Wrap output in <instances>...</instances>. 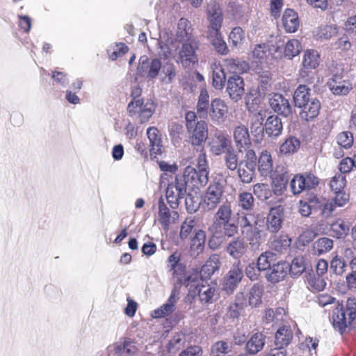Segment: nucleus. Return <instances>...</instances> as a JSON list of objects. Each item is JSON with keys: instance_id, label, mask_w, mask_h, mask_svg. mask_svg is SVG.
Returning <instances> with one entry per match:
<instances>
[{"instance_id": "ea45409f", "label": "nucleus", "mask_w": 356, "mask_h": 356, "mask_svg": "<svg viewBox=\"0 0 356 356\" xmlns=\"http://www.w3.org/2000/svg\"><path fill=\"white\" fill-rule=\"evenodd\" d=\"M264 120L263 115L260 112L254 114L251 118V132L258 138H261L264 136L265 131V126L263 125Z\"/></svg>"}, {"instance_id": "bb28decb", "label": "nucleus", "mask_w": 356, "mask_h": 356, "mask_svg": "<svg viewBox=\"0 0 356 356\" xmlns=\"http://www.w3.org/2000/svg\"><path fill=\"white\" fill-rule=\"evenodd\" d=\"M289 265L286 262L273 264L266 275V278L271 283H277L283 280L287 275Z\"/></svg>"}, {"instance_id": "4c0bfd02", "label": "nucleus", "mask_w": 356, "mask_h": 356, "mask_svg": "<svg viewBox=\"0 0 356 356\" xmlns=\"http://www.w3.org/2000/svg\"><path fill=\"white\" fill-rule=\"evenodd\" d=\"M291 240L287 235L275 236L270 241V248L277 252L287 251L291 245Z\"/></svg>"}, {"instance_id": "49530a36", "label": "nucleus", "mask_w": 356, "mask_h": 356, "mask_svg": "<svg viewBox=\"0 0 356 356\" xmlns=\"http://www.w3.org/2000/svg\"><path fill=\"white\" fill-rule=\"evenodd\" d=\"M275 261V254L271 252H263L257 259V266L262 271L270 269Z\"/></svg>"}, {"instance_id": "de8ad7c7", "label": "nucleus", "mask_w": 356, "mask_h": 356, "mask_svg": "<svg viewBox=\"0 0 356 356\" xmlns=\"http://www.w3.org/2000/svg\"><path fill=\"white\" fill-rule=\"evenodd\" d=\"M332 248V240L327 237L318 238L313 245L314 253L318 256L330 251Z\"/></svg>"}, {"instance_id": "69168bd1", "label": "nucleus", "mask_w": 356, "mask_h": 356, "mask_svg": "<svg viewBox=\"0 0 356 356\" xmlns=\"http://www.w3.org/2000/svg\"><path fill=\"white\" fill-rule=\"evenodd\" d=\"M107 51L109 55V58L112 60H115L118 57L125 54L128 51V47L124 43L115 44L111 46Z\"/></svg>"}, {"instance_id": "7c9ffc66", "label": "nucleus", "mask_w": 356, "mask_h": 356, "mask_svg": "<svg viewBox=\"0 0 356 356\" xmlns=\"http://www.w3.org/2000/svg\"><path fill=\"white\" fill-rule=\"evenodd\" d=\"M207 38L212 46L220 54H226L228 51L220 30H208Z\"/></svg>"}, {"instance_id": "39448f33", "label": "nucleus", "mask_w": 356, "mask_h": 356, "mask_svg": "<svg viewBox=\"0 0 356 356\" xmlns=\"http://www.w3.org/2000/svg\"><path fill=\"white\" fill-rule=\"evenodd\" d=\"M257 155L253 149H249L239 162V166L236 170L241 182L244 184L253 181L256 175Z\"/></svg>"}, {"instance_id": "393cba45", "label": "nucleus", "mask_w": 356, "mask_h": 356, "mask_svg": "<svg viewBox=\"0 0 356 356\" xmlns=\"http://www.w3.org/2000/svg\"><path fill=\"white\" fill-rule=\"evenodd\" d=\"M176 40L180 42L196 40L193 34L191 24L188 19L181 18L178 21Z\"/></svg>"}, {"instance_id": "680f3d73", "label": "nucleus", "mask_w": 356, "mask_h": 356, "mask_svg": "<svg viewBox=\"0 0 356 356\" xmlns=\"http://www.w3.org/2000/svg\"><path fill=\"white\" fill-rule=\"evenodd\" d=\"M346 184V176L342 174H337L332 178L330 186L334 193H339L343 191Z\"/></svg>"}, {"instance_id": "3c124183", "label": "nucleus", "mask_w": 356, "mask_h": 356, "mask_svg": "<svg viewBox=\"0 0 356 356\" xmlns=\"http://www.w3.org/2000/svg\"><path fill=\"white\" fill-rule=\"evenodd\" d=\"M300 143L296 137H289L280 145V152L284 154H293L298 151Z\"/></svg>"}, {"instance_id": "a19ab883", "label": "nucleus", "mask_w": 356, "mask_h": 356, "mask_svg": "<svg viewBox=\"0 0 356 356\" xmlns=\"http://www.w3.org/2000/svg\"><path fill=\"white\" fill-rule=\"evenodd\" d=\"M245 245L243 239L236 238L232 240L227 247V252L233 258H240L245 252Z\"/></svg>"}, {"instance_id": "0eeeda50", "label": "nucleus", "mask_w": 356, "mask_h": 356, "mask_svg": "<svg viewBox=\"0 0 356 356\" xmlns=\"http://www.w3.org/2000/svg\"><path fill=\"white\" fill-rule=\"evenodd\" d=\"M199 48V42L196 40L188 42H182V45L179 50L175 60L181 63L184 68L190 67L197 63L196 51Z\"/></svg>"}, {"instance_id": "5fc2aeb1", "label": "nucleus", "mask_w": 356, "mask_h": 356, "mask_svg": "<svg viewBox=\"0 0 356 356\" xmlns=\"http://www.w3.org/2000/svg\"><path fill=\"white\" fill-rule=\"evenodd\" d=\"M200 300L204 303H209L211 302L214 296L215 289L209 285H197L196 286Z\"/></svg>"}, {"instance_id": "9d476101", "label": "nucleus", "mask_w": 356, "mask_h": 356, "mask_svg": "<svg viewBox=\"0 0 356 356\" xmlns=\"http://www.w3.org/2000/svg\"><path fill=\"white\" fill-rule=\"evenodd\" d=\"M161 70V62L158 58L149 60L147 56H143L140 58L137 73L142 77L149 80H153Z\"/></svg>"}, {"instance_id": "052dcab7", "label": "nucleus", "mask_w": 356, "mask_h": 356, "mask_svg": "<svg viewBox=\"0 0 356 356\" xmlns=\"http://www.w3.org/2000/svg\"><path fill=\"white\" fill-rule=\"evenodd\" d=\"M230 350L231 346L227 342L219 341L211 346V356H225Z\"/></svg>"}, {"instance_id": "2eb2a0df", "label": "nucleus", "mask_w": 356, "mask_h": 356, "mask_svg": "<svg viewBox=\"0 0 356 356\" xmlns=\"http://www.w3.org/2000/svg\"><path fill=\"white\" fill-rule=\"evenodd\" d=\"M207 15L209 22L208 30H220L223 22V15L222 9L218 3L211 1L208 4Z\"/></svg>"}, {"instance_id": "0e129e2a", "label": "nucleus", "mask_w": 356, "mask_h": 356, "mask_svg": "<svg viewBox=\"0 0 356 356\" xmlns=\"http://www.w3.org/2000/svg\"><path fill=\"white\" fill-rule=\"evenodd\" d=\"M336 208L337 207L332 200L327 201L325 200H320V203L316 205V209H321L322 216L325 218L330 217L335 211Z\"/></svg>"}, {"instance_id": "6e6552de", "label": "nucleus", "mask_w": 356, "mask_h": 356, "mask_svg": "<svg viewBox=\"0 0 356 356\" xmlns=\"http://www.w3.org/2000/svg\"><path fill=\"white\" fill-rule=\"evenodd\" d=\"M327 86L334 95H347L353 89V84L347 74L343 72L332 75Z\"/></svg>"}, {"instance_id": "09e8293b", "label": "nucleus", "mask_w": 356, "mask_h": 356, "mask_svg": "<svg viewBox=\"0 0 356 356\" xmlns=\"http://www.w3.org/2000/svg\"><path fill=\"white\" fill-rule=\"evenodd\" d=\"M330 231L333 236L339 238L345 236L348 234L349 226L343 220L337 219L331 224Z\"/></svg>"}, {"instance_id": "e433bc0d", "label": "nucleus", "mask_w": 356, "mask_h": 356, "mask_svg": "<svg viewBox=\"0 0 356 356\" xmlns=\"http://www.w3.org/2000/svg\"><path fill=\"white\" fill-rule=\"evenodd\" d=\"M222 160L226 168L232 172L235 171L239 166L238 153L232 147L227 149Z\"/></svg>"}, {"instance_id": "412c9836", "label": "nucleus", "mask_w": 356, "mask_h": 356, "mask_svg": "<svg viewBox=\"0 0 356 356\" xmlns=\"http://www.w3.org/2000/svg\"><path fill=\"white\" fill-rule=\"evenodd\" d=\"M189 334L185 331L176 332L170 337L165 348L169 353L175 354L189 342Z\"/></svg>"}, {"instance_id": "37998d69", "label": "nucleus", "mask_w": 356, "mask_h": 356, "mask_svg": "<svg viewBox=\"0 0 356 356\" xmlns=\"http://www.w3.org/2000/svg\"><path fill=\"white\" fill-rule=\"evenodd\" d=\"M313 33L317 40H329L337 33V29L332 25H322L315 29Z\"/></svg>"}, {"instance_id": "cd10ccee", "label": "nucleus", "mask_w": 356, "mask_h": 356, "mask_svg": "<svg viewBox=\"0 0 356 356\" xmlns=\"http://www.w3.org/2000/svg\"><path fill=\"white\" fill-rule=\"evenodd\" d=\"M300 108H302L300 113V118L306 121H310L318 115L321 105L320 101L314 97Z\"/></svg>"}, {"instance_id": "e2e57ef3", "label": "nucleus", "mask_w": 356, "mask_h": 356, "mask_svg": "<svg viewBox=\"0 0 356 356\" xmlns=\"http://www.w3.org/2000/svg\"><path fill=\"white\" fill-rule=\"evenodd\" d=\"M261 289L257 284H254L250 291L248 305L251 308L256 307L261 303Z\"/></svg>"}, {"instance_id": "c85d7f7f", "label": "nucleus", "mask_w": 356, "mask_h": 356, "mask_svg": "<svg viewBox=\"0 0 356 356\" xmlns=\"http://www.w3.org/2000/svg\"><path fill=\"white\" fill-rule=\"evenodd\" d=\"M147 135L149 141L151 155L156 156L162 153V139L161 135L157 128L154 127H149L147 130Z\"/></svg>"}, {"instance_id": "b1692460", "label": "nucleus", "mask_w": 356, "mask_h": 356, "mask_svg": "<svg viewBox=\"0 0 356 356\" xmlns=\"http://www.w3.org/2000/svg\"><path fill=\"white\" fill-rule=\"evenodd\" d=\"M114 350L120 356H134L137 354L138 347L129 338H124L114 344Z\"/></svg>"}, {"instance_id": "864d4df0", "label": "nucleus", "mask_w": 356, "mask_h": 356, "mask_svg": "<svg viewBox=\"0 0 356 356\" xmlns=\"http://www.w3.org/2000/svg\"><path fill=\"white\" fill-rule=\"evenodd\" d=\"M318 203H320V200L316 197L310 198L308 202L302 200L300 201V213L304 217H308L312 213V209H316V205Z\"/></svg>"}, {"instance_id": "6e6d98bb", "label": "nucleus", "mask_w": 356, "mask_h": 356, "mask_svg": "<svg viewBox=\"0 0 356 356\" xmlns=\"http://www.w3.org/2000/svg\"><path fill=\"white\" fill-rule=\"evenodd\" d=\"M161 81L165 84L172 83L176 76L175 65L172 63H166L161 66Z\"/></svg>"}, {"instance_id": "423d86ee", "label": "nucleus", "mask_w": 356, "mask_h": 356, "mask_svg": "<svg viewBox=\"0 0 356 356\" xmlns=\"http://www.w3.org/2000/svg\"><path fill=\"white\" fill-rule=\"evenodd\" d=\"M186 195V183L180 175H176L174 181L169 183L165 191V197L172 209H177Z\"/></svg>"}, {"instance_id": "2f4dec72", "label": "nucleus", "mask_w": 356, "mask_h": 356, "mask_svg": "<svg viewBox=\"0 0 356 356\" xmlns=\"http://www.w3.org/2000/svg\"><path fill=\"white\" fill-rule=\"evenodd\" d=\"M283 27L286 32L295 33L299 27V19L298 14L293 10H285L282 16Z\"/></svg>"}, {"instance_id": "c9c22d12", "label": "nucleus", "mask_w": 356, "mask_h": 356, "mask_svg": "<svg viewBox=\"0 0 356 356\" xmlns=\"http://www.w3.org/2000/svg\"><path fill=\"white\" fill-rule=\"evenodd\" d=\"M310 88L304 84L300 85L294 92L293 101L295 105L300 108L309 102L311 99H314L310 97Z\"/></svg>"}, {"instance_id": "a878e982", "label": "nucleus", "mask_w": 356, "mask_h": 356, "mask_svg": "<svg viewBox=\"0 0 356 356\" xmlns=\"http://www.w3.org/2000/svg\"><path fill=\"white\" fill-rule=\"evenodd\" d=\"M319 54L316 50H307L305 52L302 60V69L300 74L302 76H307V73L316 69L319 64Z\"/></svg>"}, {"instance_id": "603ef678", "label": "nucleus", "mask_w": 356, "mask_h": 356, "mask_svg": "<svg viewBox=\"0 0 356 356\" xmlns=\"http://www.w3.org/2000/svg\"><path fill=\"white\" fill-rule=\"evenodd\" d=\"M306 269L305 258L302 256L295 257L289 267L288 271L293 276H300Z\"/></svg>"}, {"instance_id": "4be33fe9", "label": "nucleus", "mask_w": 356, "mask_h": 356, "mask_svg": "<svg viewBox=\"0 0 356 356\" xmlns=\"http://www.w3.org/2000/svg\"><path fill=\"white\" fill-rule=\"evenodd\" d=\"M259 222L258 217L251 211H241L237 213V224L236 225L238 227H240L243 234H245L247 236L248 232L252 229L254 225H257Z\"/></svg>"}, {"instance_id": "a211bd4d", "label": "nucleus", "mask_w": 356, "mask_h": 356, "mask_svg": "<svg viewBox=\"0 0 356 356\" xmlns=\"http://www.w3.org/2000/svg\"><path fill=\"white\" fill-rule=\"evenodd\" d=\"M211 152L219 156L225 153L227 149L231 146V140L222 133H216L209 143Z\"/></svg>"}, {"instance_id": "4d7b16f0", "label": "nucleus", "mask_w": 356, "mask_h": 356, "mask_svg": "<svg viewBox=\"0 0 356 356\" xmlns=\"http://www.w3.org/2000/svg\"><path fill=\"white\" fill-rule=\"evenodd\" d=\"M179 298V293L176 288H174L170 293L166 303L163 304L160 309H155L154 312H173L175 305Z\"/></svg>"}, {"instance_id": "f704fd0d", "label": "nucleus", "mask_w": 356, "mask_h": 356, "mask_svg": "<svg viewBox=\"0 0 356 356\" xmlns=\"http://www.w3.org/2000/svg\"><path fill=\"white\" fill-rule=\"evenodd\" d=\"M265 344V336L257 332L252 335L246 343V350L250 354H257L261 351Z\"/></svg>"}, {"instance_id": "a18cd8bd", "label": "nucleus", "mask_w": 356, "mask_h": 356, "mask_svg": "<svg viewBox=\"0 0 356 356\" xmlns=\"http://www.w3.org/2000/svg\"><path fill=\"white\" fill-rule=\"evenodd\" d=\"M238 204L245 211H252L254 207V199L251 193L242 192L238 195Z\"/></svg>"}, {"instance_id": "20e7f679", "label": "nucleus", "mask_w": 356, "mask_h": 356, "mask_svg": "<svg viewBox=\"0 0 356 356\" xmlns=\"http://www.w3.org/2000/svg\"><path fill=\"white\" fill-rule=\"evenodd\" d=\"M156 108V104L151 99L145 102L143 99H134L128 104L127 111L129 116L138 118L143 124L151 118Z\"/></svg>"}, {"instance_id": "f3484780", "label": "nucleus", "mask_w": 356, "mask_h": 356, "mask_svg": "<svg viewBox=\"0 0 356 356\" xmlns=\"http://www.w3.org/2000/svg\"><path fill=\"white\" fill-rule=\"evenodd\" d=\"M270 108L284 117H288L291 113V106L289 102L282 95L275 93L269 99Z\"/></svg>"}, {"instance_id": "338daca9", "label": "nucleus", "mask_w": 356, "mask_h": 356, "mask_svg": "<svg viewBox=\"0 0 356 356\" xmlns=\"http://www.w3.org/2000/svg\"><path fill=\"white\" fill-rule=\"evenodd\" d=\"M229 39L232 45L237 47L241 44L245 39V32L239 26L234 27L229 35Z\"/></svg>"}, {"instance_id": "ddd939ff", "label": "nucleus", "mask_w": 356, "mask_h": 356, "mask_svg": "<svg viewBox=\"0 0 356 356\" xmlns=\"http://www.w3.org/2000/svg\"><path fill=\"white\" fill-rule=\"evenodd\" d=\"M243 79L239 75H232L229 77L227 83V92L232 100L237 102L245 92Z\"/></svg>"}, {"instance_id": "1a4fd4ad", "label": "nucleus", "mask_w": 356, "mask_h": 356, "mask_svg": "<svg viewBox=\"0 0 356 356\" xmlns=\"http://www.w3.org/2000/svg\"><path fill=\"white\" fill-rule=\"evenodd\" d=\"M209 173V170H197L191 166H187L184 171V174L179 175L184 178L186 187L188 186L198 188L204 186L208 183Z\"/></svg>"}, {"instance_id": "f03ea898", "label": "nucleus", "mask_w": 356, "mask_h": 356, "mask_svg": "<svg viewBox=\"0 0 356 356\" xmlns=\"http://www.w3.org/2000/svg\"><path fill=\"white\" fill-rule=\"evenodd\" d=\"M188 142L193 146H202L208 138V124L204 120H198L196 113L188 111L185 114Z\"/></svg>"}, {"instance_id": "13d9d810", "label": "nucleus", "mask_w": 356, "mask_h": 356, "mask_svg": "<svg viewBox=\"0 0 356 356\" xmlns=\"http://www.w3.org/2000/svg\"><path fill=\"white\" fill-rule=\"evenodd\" d=\"M248 306L247 298L243 293L240 292L236 295L234 302L230 303L228 312H238L245 309Z\"/></svg>"}, {"instance_id": "72a5a7b5", "label": "nucleus", "mask_w": 356, "mask_h": 356, "mask_svg": "<svg viewBox=\"0 0 356 356\" xmlns=\"http://www.w3.org/2000/svg\"><path fill=\"white\" fill-rule=\"evenodd\" d=\"M293 339V332L288 325H283L280 327L275 333V345L280 348L286 347Z\"/></svg>"}, {"instance_id": "79ce46f5", "label": "nucleus", "mask_w": 356, "mask_h": 356, "mask_svg": "<svg viewBox=\"0 0 356 356\" xmlns=\"http://www.w3.org/2000/svg\"><path fill=\"white\" fill-rule=\"evenodd\" d=\"M171 213L170 209L165 205L161 197L159 200V220L163 229L168 230L170 223Z\"/></svg>"}, {"instance_id": "58836bf2", "label": "nucleus", "mask_w": 356, "mask_h": 356, "mask_svg": "<svg viewBox=\"0 0 356 356\" xmlns=\"http://www.w3.org/2000/svg\"><path fill=\"white\" fill-rule=\"evenodd\" d=\"M206 233L203 230H197L191 242V251L193 254H199L204 248Z\"/></svg>"}, {"instance_id": "f8f14e48", "label": "nucleus", "mask_w": 356, "mask_h": 356, "mask_svg": "<svg viewBox=\"0 0 356 356\" xmlns=\"http://www.w3.org/2000/svg\"><path fill=\"white\" fill-rule=\"evenodd\" d=\"M228 113V106L224 100L220 98H215L210 103L209 111L208 115L216 124L223 123Z\"/></svg>"}, {"instance_id": "6ab92c4d", "label": "nucleus", "mask_w": 356, "mask_h": 356, "mask_svg": "<svg viewBox=\"0 0 356 356\" xmlns=\"http://www.w3.org/2000/svg\"><path fill=\"white\" fill-rule=\"evenodd\" d=\"M234 140L239 152L248 150L247 148L250 145V138L248 128L245 125L240 124L234 128Z\"/></svg>"}, {"instance_id": "c756f323", "label": "nucleus", "mask_w": 356, "mask_h": 356, "mask_svg": "<svg viewBox=\"0 0 356 356\" xmlns=\"http://www.w3.org/2000/svg\"><path fill=\"white\" fill-rule=\"evenodd\" d=\"M258 171L261 176L265 177L274 171L272 156L266 150L262 151L258 158Z\"/></svg>"}, {"instance_id": "dca6fc26", "label": "nucleus", "mask_w": 356, "mask_h": 356, "mask_svg": "<svg viewBox=\"0 0 356 356\" xmlns=\"http://www.w3.org/2000/svg\"><path fill=\"white\" fill-rule=\"evenodd\" d=\"M283 217L284 209L282 206L271 208L267 216V229L272 233L277 232L282 227Z\"/></svg>"}, {"instance_id": "774afa93", "label": "nucleus", "mask_w": 356, "mask_h": 356, "mask_svg": "<svg viewBox=\"0 0 356 356\" xmlns=\"http://www.w3.org/2000/svg\"><path fill=\"white\" fill-rule=\"evenodd\" d=\"M305 183L304 179L301 177L300 174L296 175L291 179L290 186L293 194L298 195L303 191H306Z\"/></svg>"}, {"instance_id": "473e14b6", "label": "nucleus", "mask_w": 356, "mask_h": 356, "mask_svg": "<svg viewBox=\"0 0 356 356\" xmlns=\"http://www.w3.org/2000/svg\"><path fill=\"white\" fill-rule=\"evenodd\" d=\"M283 124L281 119L277 115L269 116L265 123V131L270 138L278 137L282 131Z\"/></svg>"}, {"instance_id": "c03bdc74", "label": "nucleus", "mask_w": 356, "mask_h": 356, "mask_svg": "<svg viewBox=\"0 0 356 356\" xmlns=\"http://www.w3.org/2000/svg\"><path fill=\"white\" fill-rule=\"evenodd\" d=\"M226 74L222 67L215 65L213 67L212 85L216 90H221L225 83Z\"/></svg>"}, {"instance_id": "7ed1b4c3", "label": "nucleus", "mask_w": 356, "mask_h": 356, "mask_svg": "<svg viewBox=\"0 0 356 356\" xmlns=\"http://www.w3.org/2000/svg\"><path fill=\"white\" fill-rule=\"evenodd\" d=\"M224 188L222 179L215 178L212 180L202 197V208L204 210L213 211L218 205L226 201Z\"/></svg>"}, {"instance_id": "bf43d9fd", "label": "nucleus", "mask_w": 356, "mask_h": 356, "mask_svg": "<svg viewBox=\"0 0 356 356\" xmlns=\"http://www.w3.org/2000/svg\"><path fill=\"white\" fill-rule=\"evenodd\" d=\"M253 193L261 200H266L271 196L268 184L258 183L253 186Z\"/></svg>"}, {"instance_id": "f257e3e1", "label": "nucleus", "mask_w": 356, "mask_h": 356, "mask_svg": "<svg viewBox=\"0 0 356 356\" xmlns=\"http://www.w3.org/2000/svg\"><path fill=\"white\" fill-rule=\"evenodd\" d=\"M217 208L213 220L208 228L210 234L208 245L213 250L218 249L227 238H231L238 232V226L230 222L233 215L231 202L226 200Z\"/></svg>"}, {"instance_id": "5701e85b", "label": "nucleus", "mask_w": 356, "mask_h": 356, "mask_svg": "<svg viewBox=\"0 0 356 356\" xmlns=\"http://www.w3.org/2000/svg\"><path fill=\"white\" fill-rule=\"evenodd\" d=\"M355 318H356V313H334L332 315L333 327L340 334H343Z\"/></svg>"}, {"instance_id": "aec40b11", "label": "nucleus", "mask_w": 356, "mask_h": 356, "mask_svg": "<svg viewBox=\"0 0 356 356\" xmlns=\"http://www.w3.org/2000/svg\"><path fill=\"white\" fill-rule=\"evenodd\" d=\"M268 177L271 178L275 193H281L286 188L289 179V176L283 166H277Z\"/></svg>"}, {"instance_id": "8fccbe9b", "label": "nucleus", "mask_w": 356, "mask_h": 356, "mask_svg": "<svg viewBox=\"0 0 356 356\" xmlns=\"http://www.w3.org/2000/svg\"><path fill=\"white\" fill-rule=\"evenodd\" d=\"M301 49L302 46L299 40L296 39L289 40L285 45L284 56L289 59H292L300 54Z\"/></svg>"}, {"instance_id": "4468645a", "label": "nucleus", "mask_w": 356, "mask_h": 356, "mask_svg": "<svg viewBox=\"0 0 356 356\" xmlns=\"http://www.w3.org/2000/svg\"><path fill=\"white\" fill-rule=\"evenodd\" d=\"M243 277V271L238 266H233L224 277L222 290L227 294L232 293Z\"/></svg>"}, {"instance_id": "9b49d317", "label": "nucleus", "mask_w": 356, "mask_h": 356, "mask_svg": "<svg viewBox=\"0 0 356 356\" xmlns=\"http://www.w3.org/2000/svg\"><path fill=\"white\" fill-rule=\"evenodd\" d=\"M275 51L276 49L274 46L265 43L257 44L250 55V59L256 65H268L271 63Z\"/></svg>"}]
</instances>
